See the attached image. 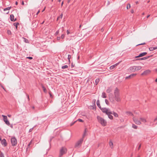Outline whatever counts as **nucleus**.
<instances>
[{"mask_svg": "<svg viewBox=\"0 0 157 157\" xmlns=\"http://www.w3.org/2000/svg\"><path fill=\"white\" fill-rule=\"evenodd\" d=\"M86 129H85V130L84 131V133L83 135L82 138L83 139L84 138V137L85 136H86Z\"/></svg>", "mask_w": 157, "mask_h": 157, "instance_id": "32", "label": "nucleus"}, {"mask_svg": "<svg viewBox=\"0 0 157 157\" xmlns=\"http://www.w3.org/2000/svg\"><path fill=\"white\" fill-rule=\"evenodd\" d=\"M126 113L128 115H130V116H133V114L132 113L130 112L129 111H127L126 112Z\"/></svg>", "mask_w": 157, "mask_h": 157, "instance_id": "27", "label": "nucleus"}, {"mask_svg": "<svg viewBox=\"0 0 157 157\" xmlns=\"http://www.w3.org/2000/svg\"><path fill=\"white\" fill-rule=\"evenodd\" d=\"M105 102L106 103V104L107 105H109V102H108V100L106 99H105Z\"/></svg>", "mask_w": 157, "mask_h": 157, "instance_id": "40", "label": "nucleus"}, {"mask_svg": "<svg viewBox=\"0 0 157 157\" xmlns=\"http://www.w3.org/2000/svg\"><path fill=\"white\" fill-rule=\"evenodd\" d=\"M131 12L132 13H134V10L133 9H132L131 10Z\"/></svg>", "mask_w": 157, "mask_h": 157, "instance_id": "52", "label": "nucleus"}, {"mask_svg": "<svg viewBox=\"0 0 157 157\" xmlns=\"http://www.w3.org/2000/svg\"><path fill=\"white\" fill-rule=\"evenodd\" d=\"M60 39V37H57V40H59Z\"/></svg>", "mask_w": 157, "mask_h": 157, "instance_id": "54", "label": "nucleus"}, {"mask_svg": "<svg viewBox=\"0 0 157 157\" xmlns=\"http://www.w3.org/2000/svg\"><path fill=\"white\" fill-rule=\"evenodd\" d=\"M31 143H32V141H31L29 143V144H28V146H27V149L28 148V147H29V146H30V145H31Z\"/></svg>", "mask_w": 157, "mask_h": 157, "instance_id": "37", "label": "nucleus"}, {"mask_svg": "<svg viewBox=\"0 0 157 157\" xmlns=\"http://www.w3.org/2000/svg\"><path fill=\"white\" fill-rule=\"evenodd\" d=\"M101 96L103 98H106V93L104 92H102Z\"/></svg>", "mask_w": 157, "mask_h": 157, "instance_id": "22", "label": "nucleus"}, {"mask_svg": "<svg viewBox=\"0 0 157 157\" xmlns=\"http://www.w3.org/2000/svg\"><path fill=\"white\" fill-rule=\"evenodd\" d=\"M71 56L70 55H68V58H68V60H69V59H71Z\"/></svg>", "mask_w": 157, "mask_h": 157, "instance_id": "43", "label": "nucleus"}, {"mask_svg": "<svg viewBox=\"0 0 157 157\" xmlns=\"http://www.w3.org/2000/svg\"><path fill=\"white\" fill-rule=\"evenodd\" d=\"M100 81L99 78H97L95 80V84L97 85L99 83Z\"/></svg>", "mask_w": 157, "mask_h": 157, "instance_id": "25", "label": "nucleus"}, {"mask_svg": "<svg viewBox=\"0 0 157 157\" xmlns=\"http://www.w3.org/2000/svg\"><path fill=\"white\" fill-rule=\"evenodd\" d=\"M76 121H79L81 122H83V121L82 119H78Z\"/></svg>", "mask_w": 157, "mask_h": 157, "instance_id": "39", "label": "nucleus"}, {"mask_svg": "<svg viewBox=\"0 0 157 157\" xmlns=\"http://www.w3.org/2000/svg\"><path fill=\"white\" fill-rule=\"evenodd\" d=\"M33 127L30 128L29 131V132H31L33 130Z\"/></svg>", "mask_w": 157, "mask_h": 157, "instance_id": "45", "label": "nucleus"}, {"mask_svg": "<svg viewBox=\"0 0 157 157\" xmlns=\"http://www.w3.org/2000/svg\"><path fill=\"white\" fill-rule=\"evenodd\" d=\"M67 35H68L70 33V32L68 30H67Z\"/></svg>", "mask_w": 157, "mask_h": 157, "instance_id": "55", "label": "nucleus"}, {"mask_svg": "<svg viewBox=\"0 0 157 157\" xmlns=\"http://www.w3.org/2000/svg\"><path fill=\"white\" fill-rule=\"evenodd\" d=\"M137 75L136 74H132L129 76H127L125 78V79H128L132 78L134 76H135Z\"/></svg>", "mask_w": 157, "mask_h": 157, "instance_id": "15", "label": "nucleus"}, {"mask_svg": "<svg viewBox=\"0 0 157 157\" xmlns=\"http://www.w3.org/2000/svg\"><path fill=\"white\" fill-rule=\"evenodd\" d=\"M7 33L9 35H11V32L10 30H7Z\"/></svg>", "mask_w": 157, "mask_h": 157, "instance_id": "38", "label": "nucleus"}, {"mask_svg": "<svg viewBox=\"0 0 157 157\" xmlns=\"http://www.w3.org/2000/svg\"><path fill=\"white\" fill-rule=\"evenodd\" d=\"M0 157H4V154L2 152L0 153Z\"/></svg>", "mask_w": 157, "mask_h": 157, "instance_id": "36", "label": "nucleus"}, {"mask_svg": "<svg viewBox=\"0 0 157 157\" xmlns=\"http://www.w3.org/2000/svg\"><path fill=\"white\" fill-rule=\"evenodd\" d=\"M95 102H96V100L95 99H93V100L92 102H93V104H94V105H95Z\"/></svg>", "mask_w": 157, "mask_h": 157, "instance_id": "41", "label": "nucleus"}, {"mask_svg": "<svg viewBox=\"0 0 157 157\" xmlns=\"http://www.w3.org/2000/svg\"><path fill=\"white\" fill-rule=\"evenodd\" d=\"M49 95H50V97L51 98H52L53 97V96L52 95V94L50 93V92H49Z\"/></svg>", "mask_w": 157, "mask_h": 157, "instance_id": "47", "label": "nucleus"}, {"mask_svg": "<svg viewBox=\"0 0 157 157\" xmlns=\"http://www.w3.org/2000/svg\"><path fill=\"white\" fill-rule=\"evenodd\" d=\"M153 47V48H154V50L157 49V47Z\"/></svg>", "mask_w": 157, "mask_h": 157, "instance_id": "53", "label": "nucleus"}, {"mask_svg": "<svg viewBox=\"0 0 157 157\" xmlns=\"http://www.w3.org/2000/svg\"><path fill=\"white\" fill-rule=\"evenodd\" d=\"M150 71L149 70H147L145 71L141 74V75H146L150 73Z\"/></svg>", "mask_w": 157, "mask_h": 157, "instance_id": "10", "label": "nucleus"}, {"mask_svg": "<svg viewBox=\"0 0 157 157\" xmlns=\"http://www.w3.org/2000/svg\"><path fill=\"white\" fill-rule=\"evenodd\" d=\"M153 56V55H151L149 56L145 57L143 58H140L137 59H136V60H145L146 59H147Z\"/></svg>", "mask_w": 157, "mask_h": 157, "instance_id": "11", "label": "nucleus"}, {"mask_svg": "<svg viewBox=\"0 0 157 157\" xmlns=\"http://www.w3.org/2000/svg\"><path fill=\"white\" fill-rule=\"evenodd\" d=\"M119 63H117L114 65H113L111 66L110 67V69L111 70H113L114 68H115V67Z\"/></svg>", "mask_w": 157, "mask_h": 157, "instance_id": "16", "label": "nucleus"}, {"mask_svg": "<svg viewBox=\"0 0 157 157\" xmlns=\"http://www.w3.org/2000/svg\"><path fill=\"white\" fill-rule=\"evenodd\" d=\"M112 91V89L111 88H108L106 90V92L108 93H109Z\"/></svg>", "mask_w": 157, "mask_h": 157, "instance_id": "26", "label": "nucleus"}, {"mask_svg": "<svg viewBox=\"0 0 157 157\" xmlns=\"http://www.w3.org/2000/svg\"><path fill=\"white\" fill-rule=\"evenodd\" d=\"M76 121H74V122H73V123H71V125H73V124H74Z\"/></svg>", "mask_w": 157, "mask_h": 157, "instance_id": "51", "label": "nucleus"}, {"mask_svg": "<svg viewBox=\"0 0 157 157\" xmlns=\"http://www.w3.org/2000/svg\"><path fill=\"white\" fill-rule=\"evenodd\" d=\"M15 4L16 5H17L18 4V2H15Z\"/></svg>", "mask_w": 157, "mask_h": 157, "instance_id": "64", "label": "nucleus"}, {"mask_svg": "<svg viewBox=\"0 0 157 157\" xmlns=\"http://www.w3.org/2000/svg\"><path fill=\"white\" fill-rule=\"evenodd\" d=\"M63 1L61 3V6H62L63 5Z\"/></svg>", "mask_w": 157, "mask_h": 157, "instance_id": "62", "label": "nucleus"}, {"mask_svg": "<svg viewBox=\"0 0 157 157\" xmlns=\"http://www.w3.org/2000/svg\"><path fill=\"white\" fill-rule=\"evenodd\" d=\"M157 120V117H156V118L154 119V122H155V121Z\"/></svg>", "mask_w": 157, "mask_h": 157, "instance_id": "56", "label": "nucleus"}, {"mask_svg": "<svg viewBox=\"0 0 157 157\" xmlns=\"http://www.w3.org/2000/svg\"><path fill=\"white\" fill-rule=\"evenodd\" d=\"M140 147H141V145L140 144V145L139 146V147H138V150H139V149H140Z\"/></svg>", "mask_w": 157, "mask_h": 157, "instance_id": "58", "label": "nucleus"}, {"mask_svg": "<svg viewBox=\"0 0 157 157\" xmlns=\"http://www.w3.org/2000/svg\"><path fill=\"white\" fill-rule=\"evenodd\" d=\"M97 104L99 108L100 109L101 108L100 105V102L99 100H98L97 101Z\"/></svg>", "mask_w": 157, "mask_h": 157, "instance_id": "18", "label": "nucleus"}, {"mask_svg": "<svg viewBox=\"0 0 157 157\" xmlns=\"http://www.w3.org/2000/svg\"><path fill=\"white\" fill-rule=\"evenodd\" d=\"M114 97L112 94H110L109 95V99L111 101L113 102L115 101V100L118 102L121 101L119 90L117 87H116L114 90Z\"/></svg>", "mask_w": 157, "mask_h": 157, "instance_id": "1", "label": "nucleus"}, {"mask_svg": "<svg viewBox=\"0 0 157 157\" xmlns=\"http://www.w3.org/2000/svg\"><path fill=\"white\" fill-rule=\"evenodd\" d=\"M147 53L146 52H144L140 54L138 56H136L135 57V58H139L140 57H142L146 55Z\"/></svg>", "mask_w": 157, "mask_h": 157, "instance_id": "14", "label": "nucleus"}, {"mask_svg": "<svg viewBox=\"0 0 157 157\" xmlns=\"http://www.w3.org/2000/svg\"><path fill=\"white\" fill-rule=\"evenodd\" d=\"M11 141L12 145L13 146H16L17 144V141L15 137H13L11 139Z\"/></svg>", "mask_w": 157, "mask_h": 157, "instance_id": "6", "label": "nucleus"}, {"mask_svg": "<svg viewBox=\"0 0 157 157\" xmlns=\"http://www.w3.org/2000/svg\"><path fill=\"white\" fill-rule=\"evenodd\" d=\"M145 44L146 43H141V44H138L137 45H136V46H138L140 45H144V44Z\"/></svg>", "mask_w": 157, "mask_h": 157, "instance_id": "44", "label": "nucleus"}, {"mask_svg": "<svg viewBox=\"0 0 157 157\" xmlns=\"http://www.w3.org/2000/svg\"><path fill=\"white\" fill-rule=\"evenodd\" d=\"M101 111L104 113H105L106 114H107L110 111V110L109 109L106 108H101L100 109Z\"/></svg>", "mask_w": 157, "mask_h": 157, "instance_id": "9", "label": "nucleus"}, {"mask_svg": "<svg viewBox=\"0 0 157 157\" xmlns=\"http://www.w3.org/2000/svg\"><path fill=\"white\" fill-rule=\"evenodd\" d=\"M59 33V30L57 31L56 33V34H58V33Z\"/></svg>", "mask_w": 157, "mask_h": 157, "instance_id": "59", "label": "nucleus"}, {"mask_svg": "<svg viewBox=\"0 0 157 157\" xmlns=\"http://www.w3.org/2000/svg\"><path fill=\"white\" fill-rule=\"evenodd\" d=\"M108 113H108L107 114H106V115L108 116L109 118L111 120L113 119V116L111 115L113 114L112 112L109 111Z\"/></svg>", "mask_w": 157, "mask_h": 157, "instance_id": "12", "label": "nucleus"}, {"mask_svg": "<svg viewBox=\"0 0 157 157\" xmlns=\"http://www.w3.org/2000/svg\"><path fill=\"white\" fill-rule=\"evenodd\" d=\"M83 140V138H81L75 144V147H79L81 146Z\"/></svg>", "mask_w": 157, "mask_h": 157, "instance_id": "5", "label": "nucleus"}, {"mask_svg": "<svg viewBox=\"0 0 157 157\" xmlns=\"http://www.w3.org/2000/svg\"><path fill=\"white\" fill-rule=\"evenodd\" d=\"M65 37V35L64 34H62V35L61 36V38L62 39H63Z\"/></svg>", "mask_w": 157, "mask_h": 157, "instance_id": "42", "label": "nucleus"}, {"mask_svg": "<svg viewBox=\"0 0 157 157\" xmlns=\"http://www.w3.org/2000/svg\"><path fill=\"white\" fill-rule=\"evenodd\" d=\"M10 127H11V128H13V126L12 124L10 125Z\"/></svg>", "mask_w": 157, "mask_h": 157, "instance_id": "63", "label": "nucleus"}, {"mask_svg": "<svg viewBox=\"0 0 157 157\" xmlns=\"http://www.w3.org/2000/svg\"><path fill=\"white\" fill-rule=\"evenodd\" d=\"M40 11L39 10H38V11L36 13V15H37L40 12Z\"/></svg>", "mask_w": 157, "mask_h": 157, "instance_id": "61", "label": "nucleus"}, {"mask_svg": "<svg viewBox=\"0 0 157 157\" xmlns=\"http://www.w3.org/2000/svg\"><path fill=\"white\" fill-rule=\"evenodd\" d=\"M11 8V6L8 7H7V8H6L4 9L3 10H4V11H6V10H9Z\"/></svg>", "mask_w": 157, "mask_h": 157, "instance_id": "29", "label": "nucleus"}, {"mask_svg": "<svg viewBox=\"0 0 157 157\" xmlns=\"http://www.w3.org/2000/svg\"><path fill=\"white\" fill-rule=\"evenodd\" d=\"M132 127L134 129H137L138 127L135 124H132Z\"/></svg>", "mask_w": 157, "mask_h": 157, "instance_id": "30", "label": "nucleus"}, {"mask_svg": "<svg viewBox=\"0 0 157 157\" xmlns=\"http://www.w3.org/2000/svg\"><path fill=\"white\" fill-rule=\"evenodd\" d=\"M22 38L24 39V41L25 42V43H29V40L28 39H26V38H25L24 37H23Z\"/></svg>", "mask_w": 157, "mask_h": 157, "instance_id": "28", "label": "nucleus"}, {"mask_svg": "<svg viewBox=\"0 0 157 157\" xmlns=\"http://www.w3.org/2000/svg\"><path fill=\"white\" fill-rule=\"evenodd\" d=\"M1 86L3 89L5 91H6V89H5V88H4V87H3V86L1 85Z\"/></svg>", "mask_w": 157, "mask_h": 157, "instance_id": "50", "label": "nucleus"}, {"mask_svg": "<svg viewBox=\"0 0 157 157\" xmlns=\"http://www.w3.org/2000/svg\"><path fill=\"white\" fill-rule=\"evenodd\" d=\"M41 86H42V88L43 89L44 92V93H46L47 92V90H46L45 87L43 85V84L41 85Z\"/></svg>", "mask_w": 157, "mask_h": 157, "instance_id": "21", "label": "nucleus"}, {"mask_svg": "<svg viewBox=\"0 0 157 157\" xmlns=\"http://www.w3.org/2000/svg\"><path fill=\"white\" fill-rule=\"evenodd\" d=\"M97 118L98 122L100 123L102 126H105L106 125L107 122L103 118L99 116H98L97 117Z\"/></svg>", "mask_w": 157, "mask_h": 157, "instance_id": "2", "label": "nucleus"}, {"mask_svg": "<svg viewBox=\"0 0 157 157\" xmlns=\"http://www.w3.org/2000/svg\"><path fill=\"white\" fill-rule=\"evenodd\" d=\"M140 119L144 123H145L147 122V121L146 119L143 117H140Z\"/></svg>", "mask_w": 157, "mask_h": 157, "instance_id": "17", "label": "nucleus"}, {"mask_svg": "<svg viewBox=\"0 0 157 157\" xmlns=\"http://www.w3.org/2000/svg\"><path fill=\"white\" fill-rule=\"evenodd\" d=\"M19 25V24L18 22L15 23H13V25L15 27L16 29H17L18 25Z\"/></svg>", "mask_w": 157, "mask_h": 157, "instance_id": "23", "label": "nucleus"}, {"mask_svg": "<svg viewBox=\"0 0 157 157\" xmlns=\"http://www.w3.org/2000/svg\"><path fill=\"white\" fill-rule=\"evenodd\" d=\"M75 66V65L73 64V63H72L71 64V67L73 68V67H74Z\"/></svg>", "mask_w": 157, "mask_h": 157, "instance_id": "46", "label": "nucleus"}, {"mask_svg": "<svg viewBox=\"0 0 157 157\" xmlns=\"http://www.w3.org/2000/svg\"><path fill=\"white\" fill-rule=\"evenodd\" d=\"M7 116H8V117H11V115H8Z\"/></svg>", "mask_w": 157, "mask_h": 157, "instance_id": "60", "label": "nucleus"}, {"mask_svg": "<svg viewBox=\"0 0 157 157\" xmlns=\"http://www.w3.org/2000/svg\"><path fill=\"white\" fill-rule=\"evenodd\" d=\"M149 49L150 51H153L154 50L153 47L149 48Z\"/></svg>", "mask_w": 157, "mask_h": 157, "instance_id": "35", "label": "nucleus"}, {"mask_svg": "<svg viewBox=\"0 0 157 157\" xmlns=\"http://www.w3.org/2000/svg\"><path fill=\"white\" fill-rule=\"evenodd\" d=\"M109 145L110 146V147H111V148H113V142H112V141L111 140H110V142H109Z\"/></svg>", "mask_w": 157, "mask_h": 157, "instance_id": "19", "label": "nucleus"}, {"mask_svg": "<svg viewBox=\"0 0 157 157\" xmlns=\"http://www.w3.org/2000/svg\"><path fill=\"white\" fill-rule=\"evenodd\" d=\"M132 119L134 122L136 124L140 125L141 124V121H140L138 120L135 117H134Z\"/></svg>", "mask_w": 157, "mask_h": 157, "instance_id": "8", "label": "nucleus"}, {"mask_svg": "<svg viewBox=\"0 0 157 157\" xmlns=\"http://www.w3.org/2000/svg\"><path fill=\"white\" fill-rule=\"evenodd\" d=\"M112 112H113V114L114 115V116L115 117H118V115L117 113L115 112L114 111Z\"/></svg>", "mask_w": 157, "mask_h": 157, "instance_id": "24", "label": "nucleus"}, {"mask_svg": "<svg viewBox=\"0 0 157 157\" xmlns=\"http://www.w3.org/2000/svg\"><path fill=\"white\" fill-rule=\"evenodd\" d=\"M1 143L2 145H4V147H6L7 145V143L6 140L5 139H3L2 140H1Z\"/></svg>", "mask_w": 157, "mask_h": 157, "instance_id": "13", "label": "nucleus"}, {"mask_svg": "<svg viewBox=\"0 0 157 157\" xmlns=\"http://www.w3.org/2000/svg\"><path fill=\"white\" fill-rule=\"evenodd\" d=\"M142 68V67L140 66H133L130 67L128 69V71L129 72L135 71H138L140 70Z\"/></svg>", "mask_w": 157, "mask_h": 157, "instance_id": "3", "label": "nucleus"}, {"mask_svg": "<svg viewBox=\"0 0 157 157\" xmlns=\"http://www.w3.org/2000/svg\"><path fill=\"white\" fill-rule=\"evenodd\" d=\"M130 4L128 3L127 4V9H128L130 8Z\"/></svg>", "mask_w": 157, "mask_h": 157, "instance_id": "34", "label": "nucleus"}, {"mask_svg": "<svg viewBox=\"0 0 157 157\" xmlns=\"http://www.w3.org/2000/svg\"><path fill=\"white\" fill-rule=\"evenodd\" d=\"M27 58H28V59H33V58L32 57H26Z\"/></svg>", "mask_w": 157, "mask_h": 157, "instance_id": "48", "label": "nucleus"}, {"mask_svg": "<svg viewBox=\"0 0 157 157\" xmlns=\"http://www.w3.org/2000/svg\"><path fill=\"white\" fill-rule=\"evenodd\" d=\"M67 149L64 147H61L60 150L59 157H61L64 154L66 153L67 152Z\"/></svg>", "mask_w": 157, "mask_h": 157, "instance_id": "4", "label": "nucleus"}, {"mask_svg": "<svg viewBox=\"0 0 157 157\" xmlns=\"http://www.w3.org/2000/svg\"><path fill=\"white\" fill-rule=\"evenodd\" d=\"M26 96H27V98H28V101H29V95L27 94H26Z\"/></svg>", "mask_w": 157, "mask_h": 157, "instance_id": "49", "label": "nucleus"}, {"mask_svg": "<svg viewBox=\"0 0 157 157\" xmlns=\"http://www.w3.org/2000/svg\"><path fill=\"white\" fill-rule=\"evenodd\" d=\"M63 14L62 13L57 18V20H58V19H59V18H62V17H63Z\"/></svg>", "mask_w": 157, "mask_h": 157, "instance_id": "31", "label": "nucleus"}, {"mask_svg": "<svg viewBox=\"0 0 157 157\" xmlns=\"http://www.w3.org/2000/svg\"><path fill=\"white\" fill-rule=\"evenodd\" d=\"M21 4L23 5H24V2L23 1H22L21 3Z\"/></svg>", "mask_w": 157, "mask_h": 157, "instance_id": "57", "label": "nucleus"}, {"mask_svg": "<svg viewBox=\"0 0 157 157\" xmlns=\"http://www.w3.org/2000/svg\"><path fill=\"white\" fill-rule=\"evenodd\" d=\"M68 67L67 65H65L63 66H62L61 67V68L63 69H65L67 68Z\"/></svg>", "mask_w": 157, "mask_h": 157, "instance_id": "33", "label": "nucleus"}, {"mask_svg": "<svg viewBox=\"0 0 157 157\" xmlns=\"http://www.w3.org/2000/svg\"><path fill=\"white\" fill-rule=\"evenodd\" d=\"M14 16L13 14H11L10 15V20L11 21H14Z\"/></svg>", "mask_w": 157, "mask_h": 157, "instance_id": "20", "label": "nucleus"}, {"mask_svg": "<svg viewBox=\"0 0 157 157\" xmlns=\"http://www.w3.org/2000/svg\"><path fill=\"white\" fill-rule=\"evenodd\" d=\"M2 116L3 117V121L7 125H9L10 124L9 121L7 120V117L6 116L2 115Z\"/></svg>", "mask_w": 157, "mask_h": 157, "instance_id": "7", "label": "nucleus"}]
</instances>
